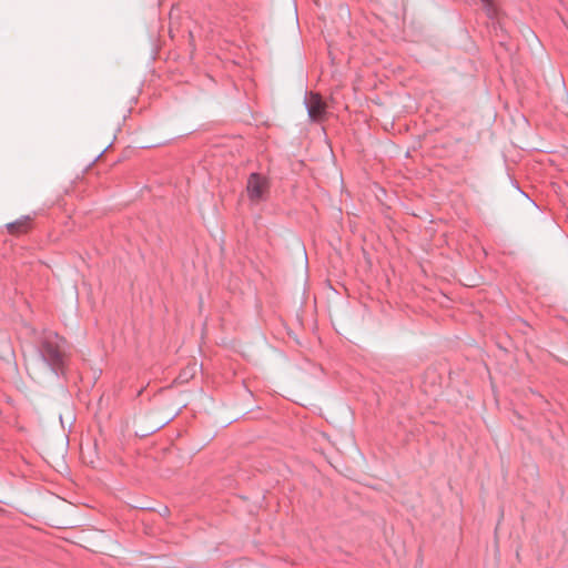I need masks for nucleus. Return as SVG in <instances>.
Returning a JSON list of instances; mask_svg holds the SVG:
<instances>
[{
	"label": "nucleus",
	"instance_id": "f257e3e1",
	"mask_svg": "<svg viewBox=\"0 0 568 568\" xmlns=\"http://www.w3.org/2000/svg\"><path fill=\"white\" fill-rule=\"evenodd\" d=\"M65 339L55 332H43L37 345V353L41 362L57 377L64 375Z\"/></svg>",
	"mask_w": 568,
	"mask_h": 568
},
{
	"label": "nucleus",
	"instance_id": "f03ea898",
	"mask_svg": "<svg viewBox=\"0 0 568 568\" xmlns=\"http://www.w3.org/2000/svg\"><path fill=\"white\" fill-rule=\"evenodd\" d=\"M268 190L270 181L267 176L257 172H253L248 175L246 181V192L248 200L252 203L265 201L267 199Z\"/></svg>",
	"mask_w": 568,
	"mask_h": 568
},
{
	"label": "nucleus",
	"instance_id": "7ed1b4c3",
	"mask_svg": "<svg viewBox=\"0 0 568 568\" xmlns=\"http://www.w3.org/2000/svg\"><path fill=\"white\" fill-rule=\"evenodd\" d=\"M304 104L312 121L322 119L325 113V103L318 93L306 92Z\"/></svg>",
	"mask_w": 568,
	"mask_h": 568
},
{
	"label": "nucleus",
	"instance_id": "20e7f679",
	"mask_svg": "<svg viewBox=\"0 0 568 568\" xmlns=\"http://www.w3.org/2000/svg\"><path fill=\"white\" fill-rule=\"evenodd\" d=\"M28 221H29V217L24 216L23 219H20V220H17L14 222L7 224V227L10 233L23 232L26 230Z\"/></svg>",
	"mask_w": 568,
	"mask_h": 568
},
{
	"label": "nucleus",
	"instance_id": "39448f33",
	"mask_svg": "<svg viewBox=\"0 0 568 568\" xmlns=\"http://www.w3.org/2000/svg\"><path fill=\"white\" fill-rule=\"evenodd\" d=\"M489 17H493L495 9L491 0H480Z\"/></svg>",
	"mask_w": 568,
	"mask_h": 568
},
{
	"label": "nucleus",
	"instance_id": "423d86ee",
	"mask_svg": "<svg viewBox=\"0 0 568 568\" xmlns=\"http://www.w3.org/2000/svg\"><path fill=\"white\" fill-rule=\"evenodd\" d=\"M134 508L143 509V510H150V509H152V507L146 506V505H143V504H136V505H134Z\"/></svg>",
	"mask_w": 568,
	"mask_h": 568
}]
</instances>
